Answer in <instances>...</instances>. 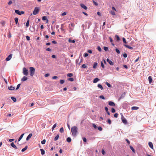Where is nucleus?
Wrapping results in <instances>:
<instances>
[{
  "label": "nucleus",
  "mask_w": 156,
  "mask_h": 156,
  "mask_svg": "<svg viewBox=\"0 0 156 156\" xmlns=\"http://www.w3.org/2000/svg\"><path fill=\"white\" fill-rule=\"evenodd\" d=\"M71 131L72 135L74 136H76L78 132L77 127L76 126L72 127L71 129Z\"/></svg>",
  "instance_id": "1"
},
{
  "label": "nucleus",
  "mask_w": 156,
  "mask_h": 156,
  "mask_svg": "<svg viewBox=\"0 0 156 156\" xmlns=\"http://www.w3.org/2000/svg\"><path fill=\"white\" fill-rule=\"evenodd\" d=\"M29 69L30 75L31 76H33L34 74L35 71V68L33 67H30Z\"/></svg>",
  "instance_id": "2"
},
{
  "label": "nucleus",
  "mask_w": 156,
  "mask_h": 156,
  "mask_svg": "<svg viewBox=\"0 0 156 156\" xmlns=\"http://www.w3.org/2000/svg\"><path fill=\"white\" fill-rule=\"evenodd\" d=\"M39 11V7H36L35 8L34 11L33 12V14L34 15H36L38 13Z\"/></svg>",
  "instance_id": "3"
},
{
  "label": "nucleus",
  "mask_w": 156,
  "mask_h": 156,
  "mask_svg": "<svg viewBox=\"0 0 156 156\" xmlns=\"http://www.w3.org/2000/svg\"><path fill=\"white\" fill-rule=\"evenodd\" d=\"M23 73L24 75L26 76H27L28 74V70L25 67H24L23 68Z\"/></svg>",
  "instance_id": "4"
},
{
  "label": "nucleus",
  "mask_w": 156,
  "mask_h": 156,
  "mask_svg": "<svg viewBox=\"0 0 156 156\" xmlns=\"http://www.w3.org/2000/svg\"><path fill=\"white\" fill-rule=\"evenodd\" d=\"M112 9L113 11H111L110 13L112 15L115 16V11L116 12V10L114 7H112Z\"/></svg>",
  "instance_id": "5"
},
{
  "label": "nucleus",
  "mask_w": 156,
  "mask_h": 156,
  "mask_svg": "<svg viewBox=\"0 0 156 156\" xmlns=\"http://www.w3.org/2000/svg\"><path fill=\"white\" fill-rule=\"evenodd\" d=\"M15 12L19 15H21L22 14H23L24 13L23 11L20 12L18 10H15Z\"/></svg>",
  "instance_id": "6"
},
{
  "label": "nucleus",
  "mask_w": 156,
  "mask_h": 156,
  "mask_svg": "<svg viewBox=\"0 0 156 156\" xmlns=\"http://www.w3.org/2000/svg\"><path fill=\"white\" fill-rule=\"evenodd\" d=\"M12 54H11L9 55L7 58H6L5 60L6 61H9L10 60L12 57Z\"/></svg>",
  "instance_id": "7"
},
{
  "label": "nucleus",
  "mask_w": 156,
  "mask_h": 156,
  "mask_svg": "<svg viewBox=\"0 0 156 156\" xmlns=\"http://www.w3.org/2000/svg\"><path fill=\"white\" fill-rule=\"evenodd\" d=\"M108 104L109 105L111 106H115V103L112 101H109L108 102Z\"/></svg>",
  "instance_id": "8"
},
{
  "label": "nucleus",
  "mask_w": 156,
  "mask_h": 156,
  "mask_svg": "<svg viewBox=\"0 0 156 156\" xmlns=\"http://www.w3.org/2000/svg\"><path fill=\"white\" fill-rule=\"evenodd\" d=\"M122 122L125 124H126L127 123V121L126 119L124 117H122Z\"/></svg>",
  "instance_id": "9"
},
{
  "label": "nucleus",
  "mask_w": 156,
  "mask_h": 156,
  "mask_svg": "<svg viewBox=\"0 0 156 156\" xmlns=\"http://www.w3.org/2000/svg\"><path fill=\"white\" fill-rule=\"evenodd\" d=\"M42 20H46V23H48V20L47 19V17L46 16H44L42 17Z\"/></svg>",
  "instance_id": "10"
},
{
  "label": "nucleus",
  "mask_w": 156,
  "mask_h": 156,
  "mask_svg": "<svg viewBox=\"0 0 156 156\" xmlns=\"http://www.w3.org/2000/svg\"><path fill=\"white\" fill-rule=\"evenodd\" d=\"M111 65H113V63L108 58H107L106 60Z\"/></svg>",
  "instance_id": "11"
},
{
  "label": "nucleus",
  "mask_w": 156,
  "mask_h": 156,
  "mask_svg": "<svg viewBox=\"0 0 156 156\" xmlns=\"http://www.w3.org/2000/svg\"><path fill=\"white\" fill-rule=\"evenodd\" d=\"M32 136V133H30L28 136H27V138H26V140L27 141L31 137V136Z\"/></svg>",
  "instance_id": "12"
},
{
  "label": "nucleus",
  "mask_w": 156,
  "mask_h": 156,
  "mask_svg": "<svg viewBox=\"0 0 156 156\" xmlns=\"http://www.w3.org/2000/svg\"><path fill=\"white\" fill-rule=\"evenodd\" d=\"M80 6L85 10H87V7L84 4H80Z\"/></svg>",
  "instance_id": "13"
},
{
  "label": "nucleus",
  "mask_w": 156,
  "mask_h": 156,
  "mask_svg": "<svg viewBox=\"0 0 156 156\" xmlns=\"http://www.w3.org/2000/svg\"><path fill=\"white\" fill-rule=\"evenodd\" d=\"M148 80L150 83L152 82V79L151 76H150L148 77Z\"/></svg>",
  "instance_id": "14"
},
{
  "label": "nucleus",
  "mask_w": 156,
  "mask_h": 156,
  "mask_svg": "<svg viewBox=\"0 0 156 156\" xmlns=\"http://www.w3.org/2000/svg\"><path fill=\"white\" fill-rule=\"evenodd\" d=\"M100 80V79L98 78H95L93 80V82L94 83H96L97 82Z\"/></svg>",
  "instance_id": "15"
},
{
  "label": "nucleus",
  "mask_w": 156,
  "mask_h": 156,
  "mask_svg": "<svg viewBox=\"0 0 156 156\" xmlns=\"http://www.w3.org/2000/svg\"><path fill=\"white\" fill-rule=\"evenodd\" d=\"M148 145L150 147H151L152 149H153V145L152 142H149L148 143Z\"/></svg>",
  "instance_id": "16"
},
{
  "label": "nucleus",
  "mask_w": 156,
  "mask_h": 156,
  "mask_svg": "<svg viewBox=\"0 0 156 156\" xmlns=\"http://www.w3.org/2000/svg\"><path fill=\"white\" fill-rule=\"evenodd\" d=\"M11 145L12 147L15 149H17V148L15 144H14L13 142H12L11 144Z\"/></svg>",
  "instance_id": "17"
},
{
  "label": "nucleus",
  "mask_w": 156,
  "mask_h": 156,
  "mask_svg": "<svg viewBox=\"0 0 156 156\" xmlns=\"http://www.w3.org/2000/svg\"><path fill=\"white\" fill-rule=\"evenodd\" d=\"M124 46L126 47V48H128L129 49H133V48L129 46L128 45L124 44Z\"/></svg>",
  "instance_id": "18"
},
{
  "label": "nucleus",
  "mask_w": 156,
  "mask_h": 156,
  "mask_svg": "<svg viewBox=\"0 0 156 156\" xmlns=\"http://www.w3.org/2000/svg\"><path fill=\"white\" fill-rule=\"evenodd\" d=\"M139 108L136 106H133L132 107L131 109L132 110H137Z\"/></svg>",
  "instance_id": "19"
},
{
  "label": "nucleus",
  "mask_w": 156,
  "mask_h": 156,
  "mask_svg": "<svg viewBox=\"0 0 156 156\" xmlns=\"http://www.w3.org/2000/svg\"><path fill=\"white\" fill-rule=\"evenodd\" d=\"M27 77L24 76H23L22 79H21V80L22 81H24L26 80H27Z\"/></svg>",
  "instance_id": "20"
},
{
  "label": "nucleus",
  "mask_w": 156,
  "mask_h": 156,
  "mask_svg": "<svg viewBox=\"0 0 156 156\" xmlns=\"http://www.w3.org/2000/svg\"><path fill=\"white\" fill-rule=\"evenodd\" d=\"M126 95V93L125 92H124L120 96V98H119V99H121L123 98Z\"/></svg>",
  "instance_id": "21"
},
{
  "label": "nucleus",
  "mask_w": 156,
  "mask_h": 156,
  "mask_svg": "<svg viewBox=\"0 0 156 156\" xmlns=\"http://www.w3.org/2000/svg\"><path fill=\"white\" fill-rule=\"evenodd\" d=\"M98 87L100 88L102 90H103L104 89V88L100 84H99L98 85Z\"/></svg>",
  "instance_id": "22"
},
{
  "label": "nucleus",
  "mask_w": 156,
  "mask_h": 156,
  "mask_svg": "<svg viewBox=\"0 0 156 156\" xmlns=\"http://www.w3.org/2000/svg\"><path fill=\"white\" fill-rule=\"evenodd\" d=\"M131 150L134 153H135V151L134 149L133 148V147L132 146H129Z\"/></svg>",
  "instance_id": "23"
},
{
  "label": "nucleus",
  "mask_w": 156,
  "mask_h": 156,
  "mask_svg": "<svg viewBox=\"0 0 156 156\" xmlns=\"http://www.w3.org/2000/svg\"><path fill=\"white\" fill-rule=\"evenodd\" d=\"M8 89L10 90H13L15 89V87H13L12 86H10L9 87Z\"/></svg>",
  "instance_id": "24"
},
{
  "label": "nucleus",
  "mask_w": 156,
  "mask_h": 156,
  "mask_svg": "<svg viewBox=\"0 0 156 156\" xmlns=\"http://www.w3.org/2000/svg\"><path fill=\"white\" fill-rule=\"evenodd\" d=\"M97 65L98 63L97 62H94L93 65V68L94 69H96L97 67Z\"/></svg>",
  "instance_id": "25"
},
{
  "label": "nucleus",
  "mask_w": 156,
  "mask_h": 156,
  "mask_svg": "<svg viewBox=\"0 0 156 156\" xmlns=\"http://www.w3.org/2000/svg\"><path fill=\"white\" fill-rule=\"evenodd\" d=\"M67 141L69 143H70L71 141V139L70 137H68L67 138Z\"/></svg>",
  "instance_id": "26"
},
{
  "label": "nucleus",
  "mask_w": 156,
  "mask_h": 156,
  "mask_svg": "<svg viewBox=\"0 0 156 156\" xmlns=\"http://www.w3.org/2000/svg\"><path fill=\"white\" fill-rule=\"evenodd\" d=\"M24 134V133H23L20 136L18 139V141H20V140L22 139Z\"/></svg>",
  "instance_id": "27"
},
{
  "label": "nucleus",
  "mask_w": 156,
  "mask_h": 156,
  "mask_svg": "<svg viewBox=\"0 0 156 156\" xmlns=\"http://www.w3.org/2000/svg\"><path fill=\"white\" fill-rule=\"evenodd\" d=\"M40 150L41 152V154L42 155H44L45 154V151L44 150H43L42 149H40Z\"/></svg>",
  "instance_id": "28"
},
{
  "label": "nucleus",
  "mask_w": 156,
  "mask_h": 156,
  "mask_svg": "<svg viewBox=\"0 0 156 156\" xmlns=\"http://www.w3.org/2000/svg\"><path fill=\"white\" fill-rule=\"evenodd\" d=\"M68 41L70 43H75V41L74 40H71L70 39H69Z\"/></svg>",
  "instance_id": "29"
},
{
  "label": "nucleus",
  "mask_w": 156,
  "mask_h": 156,
  "mask_svg": "<svg viewBox=\"0 0 156 156\" xmlns=\"http://www.w3.org/2000/svg\"><path fill=\"white\" fill-rule=\"evenodd\" d=\"M28 147L27 146H26L24 148L22 149L21 151L22 152H24L26 151Z\"/></svg>",
  "instance_id": "30"
},
{
  "label": "nucleus",
  "mask_w": 156,
  "mask_h": 156,
  "mask_svg": "<svg viewBox=\"0 0 156 156\" xmlns=\"http://www.w3.org/2000/svg\"><path fill=\"white\" fill-rule=\"evenodd\" d=\"M59 137V135L58 134L57 135V136L55 137V138H54V140L55 141H56V140H57L58 139Z\"/></svg>",
  "instance_id": "31"
},
{
  "label": "nucleus",
  "mask_w": 156,
  "mask_h": 156,
  "mask_svg": "<svg viewBox=\"0 0 156 156\" xmlns=\"http://www.w3.org/2000/svg\"><path fill=\"white\" fill-rule=\"evenodd\" d=\"M11 98L12 100V101L14 102H15L16 101V98L13 97H11Z\"/></svg>",
  "instance_id": "32"
},
{
  "label": "nucleus",
  "mask_w": 156,
  "mask_h": 156,
  "mask_svg": "<svg viewBox=\"0 0 156 156\" xmlns=\"http://www.w3.org/2000/svg\"><path fill=\"white\" fill-rule=\"evenodd\" d=\"M105 84L107 85L109 87H112V86L108 82H106Z\"/></svg>",
  "instance_id": "33"
},
{
  "label": "nucleus",
  "mask_w": 156,
  "mask_h": 156,
  "mask_svg": "<svg viewBox=\"0 0 156 156\" xmlns=\"http://www.w3.org/2000/svg\"><path fill=\"white\" fill-rule=\"evenodd\" d=\"M14 20H15V22H16V24H17L18 22V18H17V17L15 18L14 19Z\"/></svg>",
  "instance_id": "34"
},
{
  "label": "nucleus",
  "mask_w": 156,
  "mask_h": 156,
  "mask_svg": "<svg viewBox=\"0 0 156 156\" xmlns=\"http://www.w3.org/2000/svg\"><path fill=\"white\" fill-rule=\"evenodd\" d=\"M59 131L60 133H62L63 132H64V129L63 127H61L60 130H59Z\"/></svg>",
  "instance_id": "35"
},
{
  "label": "nucleus",
  "mask_w": 156,
  "mask_h": 156,
  "mask_svg": "<svg viewBox=\"0 0 156 156\" xmlns=\"http://www.w3.org/2000/svg\"><path fill=\"white\" fill-rule=\"evenodd\" d=\"M73 73H68L67 74V76L68 77H70L72 76H73Z\"/></svg>",
  "instance_id": "36"
},
{
  "label": "nucleus",
  "mask_w": 156,
  "mask_h": 156,
  "mask_svg": "<svg viewBox=\"0 0 156 156\" xmlns=\"http://www.w3.org/2000/svg\"><path fill=\"white\" fill-rule=\"evenodd\" d=\"M115 37L116 38V40L117 41H119L120 40V38L119 36L117 35H115Z\"/></svg>",
  "instance_id": "37"
},
{
  "label": "nucleus",
  "mask_w": 156,
  "mask_h": 156,
  "mask_svg": "<svg viewBox=\"0 0 156 156\" xmlns=\"http://www.w3.org/2000/svg\"><path fill=\"white\" fill-rule=\"evenodd\" d=\"M29 20H28L26 23V26L27 27H28L29 26Z\"/></svg>",
  "instance_id": "38"
},
{
  "label": "nucleus",
  "mask_w": 156,
  "mask_h": 156,
  "mask_svg": "<svg viewBox=\"0 0 156 156\" xmlns=\"http://www.w3.org/2000/svg\"><path fill=\"white\" fill-rule=\"evenodd\" d=\"M46 140L45 139H44L42 141H41V143L42 144H44L45 143Z\"/></svg>",
  "instance_id": "39"
},
{
  "label": "nucleus",
  "mask_w": 156,
  "mask_h": 156,
  "mask_svg": "<svg viewBox=\"0 0 156 156\" xmlns=\"http://www.w3.org/2000/svg\"><path fill=\"white\" fill-rule=\"evenodd\" d=\"M68 80L72 82L74 81V79L73 78H70L68 79Z\"/></svg>",
  "instance_id": "40"
},
{
  "label": "nucleus",
  "mask_w": 156,
  "mask_h": 156,
  "mask_svg": "<svg viewBox=\"0 0 156 156\" xmlns=\"http://www.w3.org/2000/svg\"><path fill=\"white\" fill-rule=\"evenodd\" d=\"M107 122H108V123L109 124H111V123H112L111 121V120H110V119H107Z\"/></svg>",
  "instance_id": "41"
},
{
  "label": "nucleus",
  "mask_w": 156,
  "mask_h": 156,
  "mask_svg": "<svg viewBox=\"0 0 156 156\" xmlns=\"http://www.w3.org/2000/svg\"><path fill=\"white\" fill-rule=\"evenodd\" d=\"M87 66L85 64H83L81 66L82 68H87Z\"/></svg>",
  "instance_id": "42"
},
{
  "label": "nucleus",
  "mask_w": 156,
  "mask_h": 156,
  "mask_svg": "<svg viewBox=\"0 0 156 156\" xmlns=\"http://www.w3.org/2000/svg\"><path fill=\"white\" fill-rule=\"evenodd\" d=\"M122 39H123V42L125 44H126L127 42L126 41V40L125 38L124 37H123L122 38Z\"/></svg>",
  "instance_id": "43"
},
{
  "label": "nucleus",
  "mask_w": 156,
  "mask_h": 156,
  "mask_svg": "<svg viewBox=\"0 0 156 156\" xmlns=\"http://www.w3.org/2000/svg\"><path fill=\"white\" fill-rule=\"evenodd\" d=\"M111 112L112 113H114L115 112V109L113 108H112L111 109Z\"/></svg>",
  "instance_id": "44"
},
{
  "label": "nucleus",
  "mask_w": 156,
  "mask_h": 156,
  "mask_svg": "<svg viewBox=\"0 0 156 156\" xmlns=\"http://www.w3.org/2000/svg\"><path fill=\"white\" fill-rule=\"evenodd\" d=\"M65 81L64 80H60V83L61 84H63L64 83Z\"/></svg>",
  "instance_id": "45"
},
{
  "label": "nucleus",
  "mask_w": 156,
  "mask_h": 156,
  "mask_svg": "<svg viewBox=\"0 0 156 156\" xmlns=\"http://www.w3.org/2000/svg\"><path fill=\"white\" fill-rule=\"evenodd\" d=\"M115 51H116V52L118 54H119L120 53V51H119V50L118 49L116 48L115 49Z\"/></svg>",
  "instance_id": "46"
},
{
  "label": "nucleus",
  "mask_w": 156,
  "mask_h": 156,
  "mask_svg": "<svg viewBox=\"0 0 156 156\" xmlns=\"http://www.w3.org/2000/svg\"><path fill=\"white\" fill-rule=\"evenodd\" d=\"M20 86V84H18L17 85V87H16V90H17L19 88Z\"/></svg>",
  "instance_id": "47"
},
{
  "label": "nucleus",
  "mask_w": 156,
  "mask_h": 156,
  "mask_svg": "<svg viewBox=\"0 0 156 156\" xmlns=\"http://www.w3.org/2000/svg\"><path fill=\"white\" fill-rule=\"evenodd\" d=\"M98 50L99 51H101V49L100 46H98L97 48Z\"/></svg>",
  "instance_id": "48"
},
{
  "label": "nucleus",
  "mask_w": 156,
  "mask_h": 156,
  "mask_svg": "<svg viewBox=\"0 0 156 156\" xmlns=\"http://www.w3.org/2000/svg\"><path fill=\"white\" fill-rule=\"evenodd\" d=\"M101 67L103 68H105V66H104V64L103 62H101Z\"/></svg>",
  "instance_id": "49"
},
{
  "label": "nucleus",
  "mask_w": 156,
  "mask_h": 156,
  "mask_svg": "<svg viewBox=\"0 0 156 156\" xmlns=\"http://www.w3.org/2000/svg\"><path fill=\"white\" fill-rule=\"evenodd\" d=\"M104 50L105 51H108V48L106 47H104Z\"/></svg>",
  "instance_id": "50"
},
{
  "label": "nucleus",
  "mask_w": 156,
  "mask_h": 156,
  "mask_svg": "<svg viewBox=\"0 0 156 156\" xmlns=\"http://www.w3.org/2000/svg\"><path fill=\"white\" fill-rule=\"evenodd\" d=\"M56 125H56V123L54 124V125L52 127V129L53 130L54 129V128L56 127Z\"/></svg>",
  "instance_id": "51"
},
{
  "label": "nucleus",
  "mask_w": 156,
  "mask_h": 156,
  "mask_svg": "<svg viewBox=\"0 0 156 156\" xmlns=\"http://www.w3.org/2000/svg\"><path fill=\"white\" fill-rule=\"evenodd\" d=\"M127 54L126 53H124L123 54V56L124 57V58H126L127 57Z\"/></svg>",
  "instance_id": "52"
},
{
  "label": "nucleus",
  "mask_w": 156,
  "mask_h": 156,
  "mask_svg": "<svg viewBox=\"0 0 156 156\" xmlns=\"http://www.w3.org/2000/svg\"><path fill=\"white\" fill-rule=\"evenodd\" d=\"M83 141L84 142H87V139L85 137H84L83 138Z\"/></svg>",
  "instance_id": "53"
},
{
  "label": "nucleus",
  "mask_w": 156,
  "mask_h": 156,
  "mask_svg": "<svg viewBox=\"0 0 156 156\" xmlns=\"http://www.w3.org/2000/svg\"><path fill=\"white\" fill-rule=\"evenodd\" d=\"M99 98H101L103 99H105V97H104L103 96V95H101L100 97H99Z\"/></svg>",
  "instance_id": "54"
},
{
  "label": "nucleus",
  "mask_w": 156,
  "mask_h": 156,
  "mask_svg": "<svg viewBox=\"0 0 156 156\" xmlns=\"http://www.w3.org/2000/svg\"><path fill=\"white\" fill-rule=\"evenodd\" d=\"M93 3L96 6H97L98 5V3L95 2L94 1H93Z\"/></svg>",
  "instance_id": "55"
},
{
  "label": "nucleus",
  "mask_w": 156,
  "mask_h": 156,
  "mask_svg": "<svg viewBox=\"0 0 156 156\" xmlns=\"http://www.w3.org/2000/svg\"><path fill=\"white\" fill-rule=\"evenodd\" d=\"M98 129L100 131H102V128L100 126H99V127H98Z\"/></svg>",
  "instance_id": "56"
},
{
  "label": "nucleus",
  "mask_w": 156,
  "mask_h": 156,
  "mask_svg": "<svg viewBox=\"0 0 156 156\" xmlns=\"http://www.w3.org/2000/svg\"><path fill=\"white\" fill-rule=\"evenodd\" d=\"M88 55V54H87V53H84V55H83V56L84 57H87Z\"/></svg>",
  "instance_id": "57"
},
{
  "label": "nucleus",
  "mask_w": 156,
  "mask_h": 156,
  "mask_svg": "<svg viewBox=\"0 0 156 156\" xmlns=\"http://www.w3.org/2000/svg\"><path fill=\"white\" fill-rule=\"evenodd\" d=\"M93 126L94 128L95 129H96L97 128V126L94 124H93Z\"/></svg>",
  "instance_id": "58"
},
{
  "label": "nucleus",
  "mask_w": 156,
  "mask_h": 156,
  "mask_svg": "<svg viewBox=\"0 0 156 156\" xmlns=\"http://www.w3.org/2000/svg\"><path fill=\"white\" fill-rule=\"evenodd\" d=\"M12 2L11 1H10L8 3V4L9 5H11L12 4Z\"/></svg>",
  "instance_id": "59"
},
{
  "label": "nucleus",
  "mask_w": 156,
  "mask_h": 156,
  "mask_svg": "<svg viewBox=\"0 0 156 156\" xmlns=\"http://www.w3.org/2000/svg\"><path fill=\"white\" fill-rule=\"evenodd\" d=\"M126 141L128 144H130V141L128 139H126Z\"/></svg>",
  "instance_id": "60"
},
{
  "label": "nucleus",
  "mask_w": 156,
  "mask_h": 156,
  "mask_svg": "<svg viewBox=\"0 0 156 156\" xmlns=\"http://www.w3.org/2000/svg\"><path fill=\"white\" fill-rule=\"evenodd\" d=\"M26 39L28 41H29L30 40V37L29 36H27L26 37Z\"/></svg>",
  "instance_id": "61"
},
{
  "label": "nucleus",
  "mask_w": 156,
  "mask_h": 156,
  "mask_svg": "<svg viewBox=\"0 0 156 156\" xmlns=\"http://www.w3.org/2000/svg\"><path fill=\"white\" fill-rule=\"evenodd\" d=\"M118 114H117V113H115V114H114V117H115V118H117V117H118Z\"/></svg>",
  "instance_id": "62"
},
{
  "label": "nucleus",
  "mask_w": 156,
  "mask_h": 156,
  "mask_svg": "<svg viewBox=\"0 0 156 156\" xmlns=\"http://www.w3.org/2000/svg\"><path fill=\"white\" fill-rule=\"evenodd\" d=\"M58 78V77L56 76H55L52 77V79H56Z\"/></svg>",
  "instance_id": "63"
},
{
  "label": "nucleus",
  "mask_w": 156,
  "mask_h": 156,
  "mask_svg": "<svg viewBox=\"0 0 156 156\" xmlns=\"http://www.w3.org/2000/svg\"><path fill=\"white\" fill-rule=\"evenodd\" d=\"M1 24L3 26H4L5 25V23L4 21H2V22Z\"/></svg>",
  "instance_id": "64"
}]
</instances>
